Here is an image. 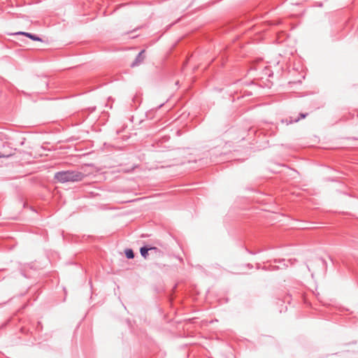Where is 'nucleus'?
Here are the masks:
<instances>
[{"mask_svg": "<svg viewBox=\"0 0 358 358\" xmlns=\"http://www.w3.org/2000/svg\"><path fill=\"white\" fill-rule=\"evenodd\" d=\"M85 175L78 171L68 170L61 171L55 173L54 178L61 183L68 182H75L82 181Z\"/></svg>", "mask_w": 358, "mask_h": 358, "instance_id": "nucleus-1", "label": "nucleus"}, {"mask_svg": "<svg viewBox=\"0 0 358 358\" xmlns=\"http://www.w3.org/2000/svg\"><path fill=\"white\" fill-rule=\"evenodd\" d=\"M144 52H145V50H143L136 55L134 61L131 64V67H135L136 66H138L140 64H141L143 62V60L145 59V56L143 55Z\"/></svg>", "mask_w": 358, "mask_h": 358, "instance_id": "nucleus-2", "label": "nucleus"}, {"mask_svg": "<svg viewBox=\"0 0 358 358\" xmlns=\"http://www.w3.org/2000/svg\"><path fill=\"white\" fill-rule=\"evenodd\" d=\"M15 34L24 35L34 41H42L41 38H40L38 36L33 34L31 33L25 32V31H19V32H17Z\"/></svg>", "mask_w": 358, "mask_h": 358, "instance_id": "nucleus-3", "label": "nucleus"}, {"mask_svg": "<svg viewBox=\"0 0 358 358\" xmlns=\"http://www.w3.org/2000/svg\"><path fill=\"white\" fill-rule=\"evenodd\" d=\"M151 245H145L140 248V253L144 259H147L150 255Z\"/></svg>", "mask_w": 358, "mask_h": 358, "instance_id": "nucleus-4", "label": "nucleus"}, {"mask_svg": "<svg viewBox=\"0 0 358 358\" xmlns=\"http://www.w3.org/2000/svg\"><path fill=\"white\" fill-rule=\"evenodd\" d=\"M150 254L154 258H159L163 256L164 252L157 247L151 246Z\"/></svg>", "mask_w": 358, "mask_h": 358, "instance_id": "nucleus-5", "label": "nucleus"}, {"mask_svg": "<svg viewBox=\"0 0 358 358\" xmlns=\"http://www.w3.org/2000/svg\"><path fill=\"white\" fill-rule=\"evenodd\" d=\"M125 256L127 259H131L134 257V252L132 249L131 248H127L124 250Z\"/></svg>", "mask_w": 358, "mask_h": 358, "instance_id": "nucleus-6", "label": "nucleus"}, {"mask_svg": "<svg viewBox=\"0 0 358 358\" xmlns=\"http://www.w3.org/2000/svg\"><path fill=\"white\" fill-rule=\"evenodd\" d=\"M308 115V113H300L299 114V117H297V118H295L294 120H290V121L289 122H287V124L289 123H292V122H297L299 121L300 119H303V118H305L306 116Z\"/></svg>", "mask_w": 358, "mask_h": 358, "instance_id": "nucleus-7", "label": "nucleus"}, {"mask_svg": "<svg viewBox=\"0 0 358 358\" xmlns=\"http://www.w3.org/2000/svg\"><path fill=\"white\" fill-rule=\"evenodd\" d=\"M10 155L3 154L0 152V158H8Z\"/></svg>", "mask_w": 358, "mask_h": 358, "instance_id": "nucleus-8", "label": "nucleus"}, {"mask_svg": "<svg viewBox=\"0 0 358 358\" xmlns=\"http://www.w3.org/2000/svg\"><path fill=\"white\" fill-rule=\"evenodd\" d=\"M279 268H280V266H274V269H279Z\"/></svg>", "mask_w": 358, "mask_h": 358, "instance_id": "nucleus-9", "label": "nucleus"}, {"mask_svg": "<svg viewBox=\"0 0 358 358\" xmlns=\"http://www.w3.org/2000/svg\"><path fill=\"white\" fill-rule=\"evenodd\" d=\"M285 260V259H281V260H279L278 262H284Z\"/></svg>", "mask_w": 358, "mask_h": 358, "instance_id": "nucleus-10", "label": "nucleus"}, {"mask_svg": "<svg viewBox=\"0 0 358 358\" xmlns=\"http://www.w3.org/2000/svg\"><path fill=\"white\" fill-rule=\"evenodd\" d=\"M163 106V103L162 104H160L159 108H161L162 106Z\"/></svg>", "mask_w": 358, "mask_h": 358, "instance_id": "nucleus-11", "label": "nucleus"}]
</instances>
